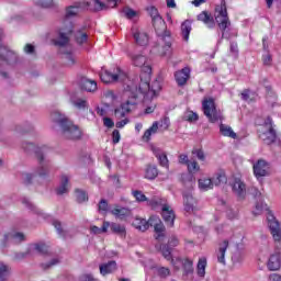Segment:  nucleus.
<instances>
[{
  "label": "nucleus",
  "instance_id": "obj_14",
  "mask_svg": "<svg viewBox=\"0 0 281 281\" xmlns=\"http://www.w3.org/2000/svg\"><path fill=\"white\" fill-rule=\"evenodd\" d=\"M268 130L259 134L260 139H262L263 143H266L268 146L270 144H276L278 140V134L276 133V130L273 128V123L271 122V119L268 117Z\"/></svg>",
  "mask_w": 281,
  "mask_h": 281
},
{
  "label": "nucleus",
  "instance_id": "obj_30",
  "mask_svg": "<svg viewBox=\"0 0 281 281\" xmlns=\"http://www.w3.org/2000/svg\"><path fill=\"white\" fill-rule=\"evenodd\" d=\"M280 267H281L280 255L279 254L271 255L268 260L269 271H278Z\"/></svg>",
  "mask_w": 281,
  "mask_h": 281
},
{
  "label": "nucleus",
  "instance_id": "obj_12",
  "mask_svg": "<svg viewBox=\"0 0 281 281\" xmlns=\"http://www.w3.org/2000/svg\"><path fill=\"white\" fill-rule=\"evenodd\" d=\"M267 221H268V227L270 229V234L273 240H276V243H280L281 240L280 222L276 220V216H273V213H271V211H268L267 213Z\"/></svg>",
  "mask_w": 281,
  "mask_h": 281
},
{
  "label": "nucleus",
  "instance_id": "obj_7",
  "mask_svg": "<svg viewBox=\"0 0 281 281\" xmlns=\"http://www.w3.org/2000/svg\"><path fill=\"white\" fill-rule=\"evenodd\" d=\"M132 97L124 103L121 104L120 108L114 110V115L117 120H122V117H126V114L132 113L137 109V90L135 88H131Z\"/></svg>",
  "mask_w": 281,
  "mask_h": 281
},
{
  "label": "nucleus",
  "instance_id": "obj_50",
  "mask_svg": "<svg viewBox=\"0 0 281 281\" xmlns=\"http://www.w3.org/2000/svg\"><path fill=\"white\" fill-rule=\"evenodd\" d=\"M97 113L103 120V126H106V105L97 106Z\"/></svg>",
  "mask_w": 281,
  "mask_h": 281
},
{
  "label": "nucleus",
  "instance_id": "obj_20",
  "mask_svg": "<svg viewBox=\"0 0 281 281\" xmlns=\"http://www.w3.org/2000/svg\"><path fill=\"white\" fill-rule=\"evenodd\" d=\"M161 216L169 227H175V211L172 206L164 204L161 209Z\"/></svg>",
  "mask_w": 281,
  "mask_h": 281
},
{
  "label": "nucleus",
  "instance_id": "obj_5",
  "mask_svg": "<svg viewBox=\"0 0 281 281\" xmlns=\"http://www.w3.org/2000/svg\"><path fill=\"white\" fill-rule=\"evenodd\" d=\"M3 40V29H0V76L8 78V71L19 65V54L12 50L10 47L1 44Z\"/></svg>",
  "mask_w": 281,
  "mask_h": 281
},
{
  "label": "nucleus",
  "instance_id": "obj_18",
  "mask_svg": "<svg viewBox=\"0 0 281 281\" xmlns=\"http://www.w3.org/2000/svg\"><path fill=\"white\" fill-rule=\"evenodd\" d=\"M183 205L184 211H187L189 214H194L199 211V207H196V199H194L192 193L183 194Z\"/></svg>",
  "mask_w": 281,
  "mask_h": 281
},
{
  "label": "nucleus",
  "instance_id": "obj_40",
  "mask_svg": "<svg viewBox=\"0 0 281 281\" xmlns=\"http://www.w3.org/2000/svg\"><path fill=\"white\" fill-rule=\"evenodd\" d=\"M158 175L159 170L156 166H148L145 170V179H149V181L157 179Z\"/></svg>",
  "mask_w": 281,
  "mask_h": 281
},
{
  "label": "nucleus",
  "instance_id": "obj_19",
  "mask_svg": "<svg viewBox=\"0 0 281 281\" xmlns=\"http://www.w3.org/2000/svg\"><path fill=\"white\" fill-rule=\"evenodd\" d=\"M175 80L178 87H186L188 80H190V68L184 67L175 72Z\"/></svg>",
  "mask_w": 281,
  "mask_h": 281
},
{
  "label": "nucleus",
  "instance_id": "obj_54",
  "mask_svg": "<svg viewBox=\"0 0 281 281\" xmlns=\"http://www.w3.org/2000/svg\"><path fill=\"white\" fill-rule=\"evenodd\" d=\"M99 214H102V216H106V200L102 199L99 202V207H98Z\"/></svg>",
  "mask_w": 281,
  "mask_h": 281
},
{
  "label": "nucleus",
  "instance_id": "obj_32",
  "mask_svg": "<svg viewBox=\"0 0 281 281\" xmlns=\"http://www.w3.org/2000/svg\"><path fill=\"white\" fill-rule=\"evenodd\" d=\"M81 88L85 89V91H88L89 93H93V91L98 90V83L95 82V80L82 78Z\"/></svg>",
  "mask_w": 281,
  "mask_h": 281
},
{
  "label": "nucleus",
  "instance_id": "obj_61",
  "mask_svg": "<svg viewBox=\"0 0 281 281\" xmlns=\"http://www.w3.org/2000/svg\"><path fill=\"white\" fill-rule=\"evenodd\" d=\"M192 155H195L200 161H205V153L203 149H193Z\"/></svg>",
  "mask_w": 281,
  "mask_h": 281
},
{
  "label": "nucleus",
  "instance_id": "obj_28",
  "mask_svg": "<svg viewBox=\"0 0 281 281\" xmlns=\"http://www.w3.org/2000/svg\"><path fill=\"white\" fill-rule=\"evenodd\" d=\"M134 41L140 46L146 47L148 45V34L142 31H133Z\"/></svg>",
  "mask_w": 281,
  "mask_h": 281
},
{
  "label": "nucleus",
  "instance_id": "obj_33",
  "mask_svg": "<svg viewBox=\"0 0 281 281\" xmlns=\"http://www.w3.org/2000/svg\"><path fill=\"white\" fill-rule=\"evenodd\" d=\"M81 3L83 4V9L88 8V10H94L95 12L104 8V3H102L100 0H87L86 2Z\"/></svg>",
  "mask_w": 281,
  "mask_h": 281
},
{
  "label": "nucleus",
  "instance_id": "obj_46",
  "mask_svg": "<svg viewBox=\"0 0 281 281\" xmlns=\"http://www.w3.org/2000/svg\"><path fill=\"white\" fill-rule=\"evenodd\" d=\"M88 38L89 36L85 32L79 31L76 33V42L78 43V45H83V43H87Z\"/></svg>",
  "mask_w": 281,
  "mask_h": 281
},
{
  "label": "nucleus",
  "instance_id": "obj_31",
  "mask_svg": "<svg viewBox=\"0 0 281 281\" xmlns=\"http://www.w3.org/2000/svg\"><path fill=\"white\" fill-rule=\"evenodd\" d=\"M205 269H207V258L201 257L196 263V276L198 278H205Z\"/></svg>",
  "mask_w": 281,
  "mask_h": 281
},
{
  "label": "nucleus",
  "instance_id": "obj_35",
  "mask_svg": "<svg viewBox=\"0 0 281 281\" xmlns=\"http://www.w3.org/2000/svg\"><path fill=\"white\" fill-rule=\"evenodd\" d=\"M198 21H202L206 26L212 30L214 27V18L207 14V11H203L198 15Z\"/></svg>",
  "mask_w": 281,
  "mask_h": 281
},
{
  "label": "nucleus",
  "instance_id": "obj_62",
  "mask_svg": "<svg viewBox=\"0 0 281 281\" xmlns=\"http://www.w3.org/2000/svg\"><path fill=\"white\" fill-rule=\"evenodd\" d=\"M184 120L187 122H196V120H199V115L194 112H189L184 115Z\"/></svg>",
  "mask_w": 281,
  "mask_h": 281
},
{
  "label": "nucleus",
  "instance_id": "obj_26",
  "mask_svg": "<svg viewBox=\"0 0 281 281\" xmlns=\"http://www.w3.org/2000/svg\"><path fill=\"white\" fill-rule=\"evenodd\" d=\"M69 179H71V176L67 173H63L60 176V184L56 190L57 194H67L69 191Z\"/></svg>",
  "mask_w": 281,
  "mask_h": 281
},
{
  "label": "nucleus",
  "instance_id": "obj_3",
  "mask_svg": "<svg viewBox=\"0 0 281 281\" xmlns=\"http://www.w3.org/2000/svg\"><path fill=\"white\" fill-rule=\"evenodd\" d=\"M22 148L26 151V153H35L37 159H38V167L35 171V175L33 173H24L23 179H24V183H32V179H34V177H42L45 178L47 177V175H49V160L45 159V155H47V153H49V147H47L46 145H42V146H36L34 145V143H26L22 145Z\"/></svg>",
  "mask_w": 281,
  "mask_h": 281
},
{
  "label": "nucleus",
  "instance_id": "obj_57",
  "mask_svg": "<svg viewBox=\"0 0 281 281\" xmlns=\"http://www.w3.org/2000/svg\"><path fill=\"white\" fill-rule=\"evenodd\" d=\"M53 225L59 236H65V231H63V224L58 220L53 221Z\"/></svg>",
  "mask_w": 281,
  "mask_h": 281
},
{
  "label": "nucleus",
  "instance_id": "obj_23",
  "mask_svg": "<svg viewBox=\"0 0 281 281\" xmlns=\"http://www.w3.org/2000/svg\"><path fill=\"white\" fill-rule=\"evenodd\" d=\"M151 150L155 157L158 159L159 166L168 170V168H170V161L168 160V155L157 147H153Z\"/></svg>",
  "mask_w": 281,
  "mask_h": 281
},
{
  "label": "nucleus",
  "instance_id": "obj_42",
  "mask_svg": "<svg viewBox=\"0 0 281 281\" xmlns=\"http://www.w3.org/2000/svg\"><path fill=\"white\" fill-rule=\"evenodd\" d=\"M161 254L165 260L171 261V265L175 266V259H172V250L170 249V246H162Z\"/></svg>",
  "mask_w": 281,
  "mask_h": 281
},
{
  "label": "nucleus",
  "instance_id": "obj_13",
  "mask_svg": "<svg viewBox=\"0 0 281 281\" xmlns=\"http://www.w3.org/2000/svg\"><path fill=\"white\" fill-rule=\"evenodd\" d=\"M48 250H49V248L47 247V245H45L43 243L32 244L29 247L27 252H16L15 254V260H23L24 258H27L29 254L45 255V254H47Z\"/></svg>",
  "mask_w": 281,
  "mask_h": 281
},
{
  "label": "nucleus",
  "instance_id": "obj_17",
  "mask_svg": "<svg viewBox=\"0 0 281 281\" xmlns=\"http://www.w3.org/2000/svg\"><path fill=\"white\" fill-rule=\"evenodd\" d=\"M126 77V72H124L122 68L116 67L113 71L106 72V83L113 85L115 82H124Z\"/></svg>",
  "mask_w": 281,
  "mask_h": 281
},
{
  "label": "nucleus",
  "instance_id": "obj_55",
  "mask_svg": "<svg viewBox=\"0 0 281 281\" xmlns=\"http://www.w3.org/2000/svg\"><path fill=\"white\" fill-rule=\"evenodd\" d=\"M157 274L159 278H168L170 276V269L166 267H160L157 269Z\"/></svg>",
  "mask_w": 281,
  "mask_h": 281
},
{
  "label": "nucleus",
  "instance_id": "obj_6",
  "mask_svg": "<svg viewBox=\"0 0 281 281\" xmlns=\"http://www.w3.org/2000/svg\"><path fill=\"white\" fill-rule=\"evenodd\" d=\"M132 225L135 229H138V232H146L149 227H154L156 240H161L166 237V226H164L161 218L157 215L150 216L148 221L135 217Z\"/></svg>",
  "mask_w": 281,
  "mask_h": 281
},
{
  "label": "nucleus",
  "instance_id": "obj_4",
  "mask_svg": "<svg viewBox=\"0 0 281 281\" xmlns=\"http://www.w3.org/2000/svg\"><path fill=\"white\" fill-rule=\"evenodd\" d=\"M50 117L55 124L60 126L65 139L76 140L82 137V130L74 124L65 114L60 113V111L53 112Z\"/></svg>",
  "mask_w": 281,
  "mask_h": 281
},
{
  "label": "nucleus",
  "instance_id": "obj_37",
  "mask_svg": "<svg viewBox=\"0 0 281 281\" xmlns=\"http://www.w3.org/2000/svg\"><path fill=\"white\" fill-rule=\"evenodd\" d=\"M159 130V122L155 121L153 125L144 133L143 140L150 142V137Z\"/></svg>",
  "mask_w": 281,
  "mask_h": 281
},
{
  "label": "nucleus",
  "instance_id": "obj_10",
  "mask_svg": "<svg viewBox=\"0 0 281 281\" xmlns=\"http://www.w3.org/2000/svg\"><path fill=\"white\" fill-rule=\"evenodd\" d=\"M128 57L134 67H142V71L145 72V76H150V74H153V68L147 64L148 57H146L144 53L133 52L128 54Z\"/></svg>",
  "mask_w": 281,
  "mask_h": 281
},
{
  "label": "nucleus",
  "instance_id": "obj_11",
  "mask_svg": "<svg viewBox=\"0 0 281 281\" xmlns=\"http://www.w3.org/2000/svg\"><path fill=\"white\" fill-rule=\"evenodd\" d=\"M134 89H136V92L143 93V95H145V93H150V91L155 95L156 93H159V91H161V85H159V81H154L150 86V75H145V80L140 78V83L138 88L135 87Z\"/></svg>",
  "mask_w": 281,
  "mask_h": 281
},
{
  "label": "nucleus",
  "instance_id": "obj_34",
  "mask_svg": "<svg viewBox=\"0 0 281 281\" xmlns=\"http://www.w3.org/2000/svg\"><path fill=\"white\" fill-rule=\"evenodd\" d=\"M198 184H199L200 190H202V192H207V190L214 189V182L211 178L199 179Z\"/></svg>",
  "mask_w": 281,
  "mask_h": 281
},
{
  "label": "nucleus",
  "instance_id": "obj_16",
  "mask_svg": "<svg viewBox=\"0 0 281 281\" xmlns=\"http://www.w3.org/2000/svg\"><path fill=\"white\" fill-rule=\"evenodd\" d=\"M24 240L25 234L12 231L3 235V238L1 239V246L8 247V243H14L15 245H19V243H23Z\"/></svg>",
  "mask_w": 281,
  "mask_h": 281
},
{
  "label": "nucleus",
  "instance_id": "obj_64",
  "mask_svg": "<svg viewBox=\"0 0 281 281\" xmlns=\"http://www.w3.org/2000/svg\"><path fill=\"white\" fill-rule=\"evenodd\" d=\"M80 281H99V280L93 278L92 274H83L80 277Z\"/></svg>",
  "mask_w": 281,
  "mask_h": 281
},
{
  "label": "nucleus",
  "instance_id": "obj_47",
  "mask_svg": "<svg viewBox=\"0 0 281 281\" xmlns=\"http://www.w3.org/2000/svg\"><path fill=\"white\" fill-rule=\"evenodd\" d=\"M122 12H123L125 19H135V16H137V11H135L128 7H125L122 10Z\"/></svg>",
  "mask_w": 281,
  "mask_h": 281
},
{
  "label": "nucleus",
  "instance_id": "obj_25",
  "mask_svg": "<svg viewBox=\"0 0 281 281\" xmlns=\"http://www.w3.org/2000/svg\"><path fill=\"white\" fill-rule=\"evenodd\" d=\"M106 227H109L112 234H116L121 238H126V226L119 223H106Z\"/></svg>",
  "mask_w": 281,
  "mask_h": 281
},
{
  "label": "nucleus",
  "instance_id": "obj_38",
  "mask_svg": "<svg viewBox=\"0 0 281 281\" xmlns=\"http://www.w3.org/2000/svg\"><path fill=\"white\" fill-rule=\"evenodd\" d=\"M70 102L72 106H75V109H78L79 111H85V109L89 108V102H87V99L77 98L71 99Z\"/></svg>",
  "mask_w": 281,
  "mask_h": 281
},
{
  "label": "nucleus",
  "instance_id": "obj_59",
  "mask_svg": "<svg viewBox=\"0 0 281 281\" xmlns=\"http://www.w3.org/2000/svg\"><path fill=\"white\" fill-rule=\"evenodd\" d=\"M114 271H117V263L113 260L108 261L106 273H113Z\"/></svg>",
  "mask_w": 281,
  "mask_h": 281
},
{
  "label": "nucleus",
  "instance_id": "obj_49",
  "mask_svg": "<svg viewBox=\"0 0 281 281\" xmlns=\"http://www.w3.org/2000/svg\"><path fill=\"white\" fill-rule=\"evenodd\" d=\"M132 194L138 203H144V201H148V198H146V195L143 194L139 190L132 191Z\"/></svg>",
  "mask_w": 281,
  "mask_h": 281
},
{
  "label": "nucleus",
  "instance_id": "obj_43",
  "mask_svg": "<svg viewBox=\"0 0 281 281\" xmlns=\"http://www.w3.org/2000/svg\"><path fill=\"white\" fill-rule=\"evenodd\" d=\"M75 196H76L78 203H86V201H89V196L87 195V192H85L80 189H77L75 191Z\"/></svg>",
  "mask_w": 281,
  "mask_h": 281
},
{
  "label": "nucleus",
  "instance_id": "obj_1",
  "mask_svg": "<svg viewBox=\"0 0 281 281\" xmlns=\"http://www.w3.org/2000/svg\"><path fill=\"white\" fill-rule=\"evenodd\" d=\"M146 11L151 18L153 25L160 38L161 46L158 47V53L160 56H170V54H172V37L166 32V21H164V18L159 14V10L155 7H147Z\"/></svg>",
  "mask_w": 281,
  "mask_h": 281
},
{
  "label": "nucleus",
  "instance_id": "obj_2",
  "mask_svg": "<svg viewBox=\"0 0 281 281\" xmlns=\"http://www.w3.org/2000/svg\"><path fill=\"white\" fill-rule=\"evenodd\" d=\"M85 10V4L82 2H76L66 8L63 25L58 30L57 38L53 40L54 45L58 47H65L69 43V34L74 32V23L69 19H75L80 12Z\"/></svg>",
  "mask_w": 281,
  "mask_h": 281
},
{
  "label": "nucleus",
  "instance_id": "obj_39",
  "mask_svg": "<svg viewBox=\"0 0 281 281\" xmlns=\"http://www.w3.org/2000/svg\"><path fill=\"white\" fill-rule=\"evenodd\" d=\"M10 273H12V269L10 266L0 262V281H8V278H10Z\"/></svg>",
  "mask_w": 281,
  "mask_h": 281
},
{
  "label": "nucleus",
  "instance_id": "obj_36",
  "mask_svg": "<svg viewBox=\"0 0 281 281\" xmlns=\"http://www.w3.org/2000/svg\"><path fill=\"white\" fill-rule=\"evenodd\" d=\"M182 269L184 276H192L194 273V261L187 258L182 261Z\"/></svg>",
  "mask_w": 281,
  "mask_h": 281
},
{
  "label": "nucleus",
  "instance_id": "obj_58",
  "mask_svg": "<svg viewBox=\"0 0 281 281\" xmlns=\"http://www.w3.org/2000/svg\"><path fill=\"white\" fill-rule=\"evenodd\" d=\"M60 263V258H53L50 262L48 263H43L42 267L43 269H52V267H56V265Z\"/></svg>",
  "mask_w": 281,
  "mask_h": 281
},
{
  "label": "nucleus",
  "instance_id": "obj_8",
  "mask_svg": "<svg viewBox=\"0 0 281 281\" xmlns=\"http://www.w3.org/2000/svg\"><path fill=\"white\" fill-rule=\"evenodd\" d=\"M215 21L222 32H225L232 22L229 21V15L227 14V2L222 0L220 4L215 7Z\"/></svg>",
  "mask_w": 281,
  "mask_h": 281
},
{
  "label": "nucleus",
  "instance_id": "obj_44",
  "mask_svg": "<svg viewBox=\"0 0 281 281\" xmlns=\"http://www.w3.org/2000/svg\"><path fill=\"white\" fill-rule=\"evenodd\" d=\"M22 203L23 205H25V207L35 212V214H42L41 210L36 209V206L32 203V201H30V199L23 198Z\"/></svg>",
  "mask_w": 281,
  "mask_h": 281
},
{
  "label": "nucleus",
  "instance_id": "obj_9",
  "mask_svg": "<svg viewBox=\"0 0 281 281\" xmlns=\"http://www.w3.org/2000/svg\"><path fill=\"white\" fill-rule=\"evenodd\" d=\"M202 109L204 115L212 123L223 122V115L221 112L216 111V103L214 102L213 98H204L202 101Z\"/></svg>",
  "mask_w": 281,
  "mask_h": 281
},
{
  "label": "nucleus",
  "instance_id": "obj_15",
  "mask_svg": "<svg viewBox=\"0 0 281 281\" xmlns=\"http://www.w3.org/2000/svg\"><path fill=\"white\" fill-rule=\"evenodd\" d=\"M252 170L258 180L262 179V177H269V162L265 159H259L252 164Z\"/></svg>",
  "mask_w": 281,
  "mask_h": 281
},
{
  "label": "nucleus",
  "instance_id": "obj_24",
  "mask_svg": "<svg viewBox=\"0 0 281 281\" xmlns=\"http://www.w3.org/2000/svg\"><path fill=\"white\" fill-rule=\"evenodd\" d=\"M232 188L238 199H243L247 194L245 182L238 178L234 180Z\"/></svg>",
  "mask_w": 281,
  "mask_h": 281
},
{
  "label": "nucleus",
  "instance_id": "obj_63",
  "mask_svg": "<svg viewBox=\"0 0 281 281\" xmlns=\"http://www.w3.org/2000/svg\"><path fill=\"white\" fill-rule=\"evenodd\" d=\"M179 246V238L177 236H171L168 240V247H178Z\"/></svg>",
  "mask_w": 281,
  "mask_h": 281
},
{
  "label": "nucleus",
  "instance_id": "obj_41",
  "mask_svg": "<svg viewBox=\"0 0 281 281\" xmlns=\"http://www.w3.org/2000/svg\"><path fill=\"white\" fill-rule=\"evenodd\" d=\"M211 180L213 181V186H221V183H227V177L225 176V172L216 173Z\"/></svg>",
  "mask_w": 281,
  "mask_h": 281
},
{
  "label": "nucleus",
  "instance_id": "obj_27",
  "mask_svg": "<svg viewBox=\"0 0 281 281\" xmlns=\"http://www.w3.org/2000/svg\"><path fill=\"white\" fill-rule=\"evenodd\" d=\"M182 41L188 43L190 41V32H192V21L186 20L180 26Z\"/></svg>",
  "mask_w": 281,
  "mask_h": 281
},
{
  "label": "nucleus",
  "instance_id": "obj_51",
  "mask_svg": "<svg viewBox=\"0 0 281 281\" xmlns=\"http://www.w3.org/2000/svg\"><path fill=\"white\" fill-rule=\"evenodd\" d=\"M111 139H112V144H120L121 139H122V134L120 133V130H113L112 134H111Z\"/></svg>",
  "mask_w": 281,
  "mask_h": 281
},
{
  "label": "nucleus",
  "instance_id": "obj_45",
  "mask_svg": "<svg viewBox=\"0 0 281 281\" xmlns=\"http://www.w3.org/2000/svg\"><path fill=\"white\" fill-rule=\"evenodd\" d=\"M64 59L66 60V65H68V67H71V65H76V57L71 52L64 53Z\"/></svg>",
  "mask_w": 281,
  "mask_h": 281
},
{
  "label": "nucleus",
  "instance_id": "obj_29",
  "mask_svg": "<svg viewBox=\"0 0 281 281\" xmlns=\"http://www.w3.org/2000/svg\"><path fill=\"white\" fill-rule=\"evenodd\" d=\"M220 133L223 135V137H231V139H237L238 135L232 126L221 123L220 124Z\"/></svg>",
  "mask_w": 281,
  "mask_h": 281
},
{
  "label": "nucleus",
  "instance_id": "obj_60",
  "mask_svg": "<svg viewBox=\"0 0 281 281\" xmlns=\"http://www.w3.org/2000/svg\"><path fill=\"white\" fill-rule=\"evenodd\" d=\"M229 52L234 58H238V44L236 42L231 43Z\"/></svg>",
  "mask_w": 281,
  "mask_h": 281
},
{
  "label": "nucleus",
  "instance_id": "obj_22",
  "mask_svg": "<svg viewBox=\"0 0 281 281\" xmlns=\"http://www.w3.org/2000/svg\"><path fill=\"white\" fill-rule=\"evenodd\" d=\"M111 214L121 221H125V218H131L133 216V211L128 207L115 206L110 210Z\"/></svg>",
  "mask_w": 281,
  "mask_h": 281
},
{
  "label": "nucleus",
  "instance_id": "obj_52",
  "mask_svg": "<svg viewBox=\"0 0 281 281\" xmlns=\"http://www.w3.org/2000/svg\"><path fill=\"white\" fill-rule=\"evenodd\" d=\"M90 231H91V234H104V232H106V222L103 221V224L101 227L91 226Z\"/></svg>",
  "mask_w": 281,
  "mask_h": 281
},
{
  "label": "nucleus",
  "instance_id": "obj_21",
  "mask_svg": "<svg viewBox=\"0 0 281 281\" xmlns=\"http://www.w3.org/2000/svg\"><path fill=\"white\" fill-rule=\"evenodd\" d=\"M228 247H229V240H227V239H224L218 244V247L215 251V256H216L217 262H220V265H226L225 254H227Z\"/></svg>",
  "mask_w": 281,
  "mask_h": 281
},
{
  "label": "nucleus",
  "instance_id": "obj_48",
  "mask_svg": "<svg viewBox=\"0 0 281 281\" xmlns=\"http://www.w3.org/2000/svg\"><path fill=\"white\" fill-rule=\"evenodd\" d=\"M265 210H267V204L265 203H257L254 211H252V214L254 216H260V214H262V212H265Z\"/></svg>",
  "mask_w": 281,
  "mask_h": 281
},
{
  "label": "nucleus",
  "instance_id": "obj_53",
  "mask_svg": "<svg viewBox=\"0 0 281 281\" xmlns=\"http://www.w3.org/2000/svg\"><path fill=\"white\" fill-rule=\"evenodd\" d=\"M187 168L189 172H199L201 170V167L199 166V162L196 161H189L187 165Z\"/></svg>",
  "mask_w": 281,
  "mask_h": 281
},
{
  "label": "nucleus",
  "instance_id": "obj_56",
  "mask_svg": "<svg viewBox=\"0 0 281 281\" xmlns=\"http://www.w3.org/2000/svg\"><path fill=\"white\" fill-rule=\"evenodd\" d=\"M35 3L41 5V8H52L54 0H35Z\"/></svg>",
  "mask_w": 281,
  "mask_h": 281
}]
</instances>
